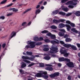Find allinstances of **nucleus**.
<instances>
[{
  "mask_svg": "<svg viewBox=\"0 0 80 80\" xmlns=\"http://www.w3.org/2000/svg\"><path fill=\"white\" fill-rule=\"evenodd\" d=\"M65 41L66 42H71L72 41V40L69 38H66Z\"/></svg>",
  "mask_w": 80,
  "mask_h": 80,
  "instance_id": "c85d7f7f",
  "label": "nucleus"
},
{
  "mask_svg": "<svg viewBox=\"0 0 80 80\" xmlns=\"http://www.w3.org/2000/svg\"><path fill=\"white\" fill-rule=\"evenodd\" d=\"M60 43H61V44H62V45H63L65 44V42H63V41H60Z\"/></svg>",
  "mask_w": 80,
  "mask_h": 80,
  "instance_id": "052dcab7",
  "label": "nucleus"
},
{
  "mask_svg": "<svg viewBox=\"0 0 80 80\" xmlns=\"http://www.w3.org/2000/svg\"><path fill=\"white\" fill-rule=\"evenodd\" d=\"M72 14V13H69L67 14H66V17H69V16H70V15H71Z\"/></svg>",
  "mask_w": 80,
  "mask_h": 80,
  "instance_id": "de8ad7c7",
  "label": "nucleus"
},
{
  "mask_svg": "<svg viewBox=\"0 0 80 80\" xmlns=\"http://www.w3.org/2000/svg\"><path fill=\"white\" fill-rule=\"evenodd\" d=\"M35 65V63H33V62H31V63L29 64L28 66V67H30L32 66H33V65Z\"/></svg>",
  "mask_w": 80,
  "mask_h": 80,
  "instance_id": "e433bc0d",
  "label": "nucleus"
},
{
  "mask_svg": "<svg viewBox=\"0 0 80 80\" xmlns=\"http://www.w3.org/2000/svg\"><path fill=\"white\" fill-rule=\"evenodd\" d=\"M27 43L28 44V45L26 46L25 48H33L35 47V42H31V41H28L27 42Z\"/></svg>",
  "mask_w": 80,
  "mask_h": 80,
  "instance_id": "f257e3e1",
  "label": "nucleus"
},
{
  "mask_svg": "<svg viewBox=\"0 0 80 80\" xmlns=\"http://www.w3.org/2000/svg\"><path fill=\"white\" fill-rule=\"evenodd\" d=\"M68 79L69 80H70L71 79V76H68Z\"/></svg>",
  "mask_w": 80,
  "mask_h": 80,
  "instance_id": "bf43d9fd",
  "label": "nucleus"
},
{
  "mask_svg": "<svg viewBox=\"0 0 80 80\" xmlns=\"http://www.w3.org/2000/svg\"><path fill=\"white\" fill-rule=\"evenodd\" d=\"M59 75H60V73L59 72H56L52 74L49 75V76L51 78H54V77H55L56 76H58Z\"/></svg>",
  "mask_w": 80,
  "mask_h": 80,
  "instance_id": "6e6552de",
  "label": "nucleus"
},
{
  "mask_svg": "<svg viewBox=\"0 0 80 80\" xmlns=\"http://www.w3.org/2000/svg\"><path fill=\"white\" fill-rule=\"evenodd\" d=\"M18 9H15V8H13V12H18Z\"/></svg>",
  "mask_w": 80,
  "mask_h": 80,
  "instance_id": "864d4df0",
  "label": "nucleus"
},
{
  "mask_svg": "<svg viewBox=\"0 0 80 80\" xmlns=\"http://www.w3.org/2000/svg\"><path fill=\"white\" fill-rule=\"evenodd\" d=\"M69 36L67 34H66L64 36V38H67V37H68Z\"/></svg>",
  "mask_w": 80,
  "mask_h": 80,
  "instance_id": "680f3d73",
  "label": "nucleus"
},
{
  "mask_svg": "<svg viewBox=\"0 0 80 80\" xmlns=\"http://www.w3.org/2000/svg\"><path fill=\"white\" fill-rule=\"evenodd\" d=\"M59 62H64V61H66L67 62H69L70 60L67 58H64L63 57H62L59 58Z\"/></svg>",
  "mask_w": 80,
  "mask_h": 80,
  "instance_id": "423d86ee",
  "label": "nucleus"
},
{
  "mask_svg": "<svg viewBox=\"0 0 80 80\" xmlns=\"http://www.w3.org/2000/svg\"><path fill=\"white\" fill-rule=\"evenodd\" d=\"M31 10H32L31 8L28 9L25 11L24 12H23V14H25V13H27V12H29Z\"/></svg>",
  "mask_w": 80,
  "mask_h": 80,
  "instance_id": "4be33fe9",
  "label": "nucleus"
},
{
  "mask_svg": "<svg viewBox=\"0 0 80 80\" xmlns=\"http://www.w3.org/2000/svg\"><path fill=\"white\" fill-rule=\"evenodd\" d=\"M50 53H56L58 52V48L55 46L54 45H52L50 48Z\"/></svg>",
  "mask_w": 80,
  "mask_h": 80,
  "instance_id": "f03ea898",
  "label": "nucleus"
},
{
  "mask_svg": "<svg viewBox=\"0 0 80 80\" xmlns=\"http://www.w3.org/2000/svg\"><path fill=\"white\" fill-rule=\"evenodd\" d=\"M22 58L24 60H31V61H33L34 60L32 58H30L28 56H22Z\"/></svg>",
  "mask_w": 80,
  "mask_h": 80,
  "instance_id": "0eeeda50",
  "label": "nucleus"
},
{
  "mask_svg": "<svg viewBox=\"0 0 80 80\" xmlns=\"http://www.w3.org/2000/svg\"><path fill=\"white\" fill-rule=\"evenodd\" d=\"M5 18V17L4 16H2L0 17V19L1 20H4Z\"/></svg>",
  "mask_w": 80,
  "mask_h": 80,
  "instance_id": "49530a36",
  "label": "nucleus"
},
{
  "mask_svg": "<svg viewBox=\"0 0 80 80\" xmlns=\"http://www.w3.org/2000/svg\"><path fill=\"white\" fill-rule=\"evenodd\" d=\"M51 58L49 56H46L44 58V59L46 60H50Z\"/></svg>",
  "mask_w": 80,
  "mask_h": 80,
  "instance_id": "a211bd4d",
  "label": "nucleus"
},
{
  "mask_svg": "<svg viewBox=\"0 0 80 80\" xmlns=\"http://www.w3.org/2000/svg\"><path fill=\"white\" fill-rule=\"evenodd\" d=\"M41 33H48V30H44L42 31Z\"/></svg>",
  "mask_w": 80,
  "mask_h": 80,
  "instance_id": "c9c22d12",
  "label": "nucleus"
},
{
  "mask_svg": "<svg viewBox=\"0 0 80 80\" xmlns=\"http://www.w3.org/2000/svg\"><path fill=\"white\" fill-rule=\"evenodd\" d=\"M40 53L38 54V55H35L34 56V58H35V57H39V55H40Z\"/></svg>",
  "mask_w": 80,
  "mask_h": 80,
  "instance_id": "5fc2aeb1",
  "label": "nucleus"
},
{
  "mask_svg": "<svg viewBox=\"0 0 80 80\" xmlns=\"http://www.w3.org/2000/svg\"><path fill=\"white\" fill-rule=\"evenodd\" d=\"M40 5H38L36 7V8H37V9H38V8H40Z\"/></svg>",
  "mask_w": 80,
  "mask_h": 80,
  "instance_id": "69168bd1",
  "label": "nucleus"
},
{
  "mask_svg": "<svg viewBox=\"0 0 80 80\" xmlns=\"http://www.w3.org/2000/svg\"><path fill=\"white\" fill-rule=\"evenodd\" d=\"M58 67H61L62 66V64H61L60 63H58Z\"/></svg>",
  "mask_w": 80,
  "mask_h": 80,
  "instance_id": "e2e57ef3",
  "label": "nucleus"
},
{
  "mask_svg": "<svg viewBox=\"0 0 80 80\" xmlns=\"http://www.w3.org/2000/svg\"><path fill=\"white\" fill-rule=\"evenodd\" d=\"M45 65L46 66H48V67H53V66H52V65H50V64H45Z\"/></svg>",
  "mask_w": 80,
  "mask_h": 80,
  "instance_id": "13d9d810",
  "label": "nucleus"
},
{
  "mask_svg": "<svg viewBox=\"0 0 80 80\" xmlns=\"http://www.w3.org/2000/svg\"><path fill=\"white\" fill-rule=\"evenodd\" d=\"M77 45L78 48H80V44L77 43Z\"/></svg>",
  "mask_w": 80,
  "mask_h": 80,
  "instance_id": "774afa93",
  "label": "nucleus"
},
{
  "mask_svg": "<svg viewBox=\"0 0 80 80\" xmlns=\"http://www.w3.org/2000/svg\"><path fill=\"white\" fill-rule=\"evenodd\" d=\"M43 40V38L42 37H40L38 38V41H41L42 40Z\"/></svg>",
  "mask_w": 80,
  "mask_h": 80,
  "instance_id": "603ef678",
  "label": "nucleus"
},
{
  "mask_svg": "<svg viewBox=\"0 0 80 80\" xmlns=\"http://www.w3.org/2000/svg\"><path fill=\"white\" fill-rule=\"evenodd\" d=\"M5 46H6V44H5V43H4L2 45V47L3 48H5Z\"/></svg>",
  "mask_w": 80,
  "mask_h": 80,
  "instance_id": "0e129e2a",
  "label": "nucleus"
},
{
  "mask_svg": "<svg viewBox=\"0 0 80 80\" xmlns=\"http://www.w3.org/2000/svg\"><path fill=\"white\" fill-rule=\"evenodd\" d=\"M75 15H76V16H78V17H80V11H77L75 13Z\"/></svg>",
  "mask_w": 80,
  "mask_h": 80,
  "instance_id": "a878e982",
  "label": "nucleus"
},
{
  "mask_svg": "<svg viewBox=\"0 0 80 80\" xmlns=\"http://www.w3.org/2000/svg\"><path fill=\"white\" fill-rule=\"evenodd\" d=\"M66 23H68V24H70L72 27H75V24L71 22L70 21H67L66 22Z\"/></svg>",
  "mask_w": 80,
  "mask_h": 80,
  "instance_id": "f8f14e48",
  "label": "nucleus"
},
{
  "mask_svg": "<svg viewBox=\"0 0 80 80\" xmlns=\"http://www.w3.org/2000/svg\"><path fill=\"white\" fill-rule=\"evenodd\" d=\"M71 30L72 32H75V33H78V34H79V33H80V32L78 31L77 30H76V29L75 28H72L71 29Z\"/></svg>",
  "mask_w": 80,
  "mask_h": 80,
  "instance_id": "ddd939ff",
  "label": "nucleus"
},
{
  "mask_svg": "<svg viewBox=\"0 0 80 80\" xmlns=\"http://www.w3.org/2000/svg\"><path fill=\"white\" fill-rule=\"evenodd\" d=\"M23 61L24 62L27 63H31V62L30 61L28 60H24Z\"/></svg>",
  "mask_w": 80,
  "mask_h": 80,
  "instance_id": "79ce46f5",
  "label": "nucleus"
},
{
  "mask_svg": "<svg viewBox=\"0 0 80 80\" xmlns=\"http://www.w3.org/2000/svg\"><path fill=\"white\" fill-rule=\"evenodd\" d=\"M68 0H62L61 3H65L67 2V1H68Z\"/></svg>",
  "mask_w": 80,
  "mask_h": 80,
  "instance_id": "8fccbe9b",
  "label": "nucleus"
},
{
  "mask_svg": "<svg viewBox=\"0 0 80 80\" xmlns=\"http://www.w3.org/2000/svg\"><path fill=\"white\" fill-rule=\"evenodd\" d=\"M47 72L41 71L40 73H38L36 74L37 77H43V75H47Z\"/></svg>",
  "mask_w": 80,
  "mask_h": 80,
  "instance_id": "39448f33",
  "label": "nucleus"
},
{
  "mask_svg": "<svg viewBox=\"0 0 80 80\" xmlns=\"http://www.w3.org/2000/svg\"><path fill=\"white\" fill-rule=\"evenodd\" d=\"M26 24H27V22H24L22 23V26H25V25H26Z\"/></svg>",
  "mask_w": 80,
  "mask_h": 80,
  "instance_id": "4d7b16f0",
  "label": "nucleus"
},
{
  "mask_svg": "<svg viewBox=\"0 0 80 80\" xmlns=\"http://www.w3.org/2000/svg\"><path fill=\"white\" fill-rule=\"evenodd\" d=\"M61 54H64L63 56L65 57H68V55H70V53H67V52L65 48H62L60 51Z\"/></svg>",
  "mask_w": 80,
  "mask_h": 80,
  "instance_id": "7ed1b4c3",
  "label": "nucleus"
},
{
  "mask_svg": "<svg viewBox=\"0 0 80 80\" xmlns=\"http://www.w3.org/2000/svg\"><path fill=\"white\" fill-rule=\"evenodd\" d=\"M67 65L68 66V67H70V68H73V67H74L73 63L72 62H70L68 63Z\"/></svg>",
  "mask_w": 80,
  "mask_h": 80,
  "instance_id": "1a4fd4ad",
  "label": "nucleus"
},
{
  "mask_svg": "<svg viewBox=\"0 0 80 80\" xmlns=\"http://www.w3.org/2000/svg\"><path fill=\"white\" fill-rule=\"evenodd\" d=\"M19 72H21V73H22V74H24L25 73H26V74H28V73L27 72H23V71L22 69H19Z\"/></svg>",
  "mask_w": 80,
  "mask_h": 80,
  "instance_id": "cd10ccee",
  "label": "nucleus"
},
{
  "mask_svg": "<svg viewBox=\"0 0 80 80\" xmlns=\"http://www.w3.org/2000/svg\"><path fill=\"white\" fill-rule=\"evenodd\" d=\"M65 25L63 23H60L58 26V27L59 28H63V27H65Z\"/></svg>",
  "mask_w": 80,
  "mask_h": 80,
  "instance_id": "4468645a",
  "label": "nucleus"
},
{
  "mask_svg": "<svg viewBox=\"0 0 80 80\" xmlns=\"http://www.w3.org/2000/svg\"><path fill=\"white\" fill-rule=\"evenodd\" d=\"M39 67H44V64L43 63H40L39 64Z\"/></svg>",
  "mask_w": 80,
  "mask_h": 80,
  "instance_id": "ea45409f",
  "label": "nucleus"
},
{
  "mask_svg": "<svg viewBox=\"0 0 80 80\" xmlns=\"http://www.w3.org/2000/svg\"><path fill=\"white\" fill-rule=\"evenodd\" d=\"M33 40H34V41H35V42H37V41H38V37H35L33 38Z\"/></svg>",
  "mask_w": 80,
  "mask_h": 80,
  "instance_id": "7c9ffc66",
  "label": "nucleus"
},
{
  "mask_svg": "<svg viewBox=\"0 0 80 80\" xmlns=\"http://www.w3.org/2000/svg\"><path fill=\"white\" fill-rule=\"evenodd\" d=\"M52 34L50 32H49L47 34V35L48 36V37H51V35H52Z\"/></svg>",
  "mask_w": 80,
  "mask_h": 80,
  "instance_id": "3c124183",
  "label": "nucleus"
},
{
  "mask_svg": "<svg viewBox=\"0 0 80 80\" xmlns=\"http://www.w3.org/2000/svg\"><path fill=\"white\" fill-rule=\"evenodd\" d=\"M16 33H16V32H12V34H11V35L9 36V40H10L11 38H13V37H15V36H16Z\"/></svg>",
  "mask_w": 80,
  "mask_h": 80,
  "instance_id": "9d476101",
  "label": "nucleus"
},
{
  "mask_svg": "<svg viewBox=\"0 0 80 80\" xmlns=\"http://www.w3.org/2000/svg\"><path fill=\"white\" fill-rule=\"evenodd\" d=\"M42 42H37L36 43V45L38 46V45H42Z\"/></svg>",
  "mask_w": 80,
  "mask_h": 80,
  "instance_id": "c03bdc74",
  "label": "nucleus"
},
{
  "mask_svg": "<svg viewBox=\"0 0 80 80\" xmlns=\"http://www.w3.org/2000/svg\"><path fill=\"white\" fill-rule=\"evenodd\" d=\"M62 9L65 12H68V8H63Z\"/></svg>",
  "mask_w": 80,
  "mask_h": 80,
  "instance_id": "58836bf2",
  "label": "nucleus"
},
{
  "mask_svg": "<svg viewBox=\"0 0 80 80\" xmlns=\"http://www.w3.org/2000/svg\"><path fill=\"white\" fill-rule=\"evenodd\" d=\"M13 15V12L9 13L8 14H7V16L8 17H9V16H11Z\"/></svg>",
  "mask_w": 80,
  "mask_h": 80,
  "instance_id": "09e8293b",
  "label": "nucleus"
},
{
  "mask_svg": "<svg viewBox=\"0 0 80 80\" xmlns=\"http://www.w3.org/2000/svg\"><path fill=\"white\" fill-rule=\"evenodd\" d=\"M59 14H60V15H65L66 14L65 12H60L59 13Z\"/></svg>",
  "mask_w": 80,
  "mask_h": 80,
  "instance_id": "4c0bfd02",
  "label": "nucleus"
},
{
  "mask_svg": "<svg viewBox=\"0 0 80 80\" xmlns=\"http://www.w3.org/2000/svg\"><path fill=\"white\" fill-rule=\"evenodd\" d=\"M26 67H27V64L25 63H24L21 65V68H25Z\"/></svg>",
  "mask_w": 80,
  "mask_h": 80,
  "instance_id": "393cba45",
  "label": "nucleus"
},
{
  "mask_svg": "<svg viewBox=\"0 0 80 80\" xmlns=\"http://www.w3.org/2000/svg\"><path fill=\"white\" fill-rule=\"evenodd\" d=\"M43 50L45 52H47V51L49 50V48H45L43 49Z\"/></svg>",
  "mask_w": 80,
  "mask_h": 80,
  "instance_id": "37998d69",
  "label": "nucleus"
},
{
  "mask_svg": "<svg viewBox=\"0 0 80 80\" xmlns=\"http://www.w3.org/2000/svg\"><path fill=\"white\" fill-rule=\"evenodd\" d=\"M40 12H41V11L39 9L36 10L35 12L36 15H37L38 14V13H39Z\"/></svg>",
  "mask_w": 80,
  "mask_h": 80,
  "instance_id": "f704fd0d",
  "label": "nucleus"
},
{
  "mask_svg": "<svg viewBox=\"0 0 80 80\" xmlns=\"http://www.w3.org/2000/svg\"><path fill=\"white\" fill-rule=\"evenodd\" d=\"M45 69L46 70H48V71H52L53 70V68L51 67H47L45 68Z\"/></svg>",
  "mask_w": 80,
  "mask_h": 80,
  "instance_id": "2eb2a0df",
  "label": "nucleus"
},
{
  "mask_svg": "<svg viewBox=\"0 0 80 80\" xmlns=\"http://www.w3.org/2000/svg\"><path fill=\"white\" fill-rule=\"evenodd\" d=\"M64 32H60L58 33V35L60 37H63L64 35Z\"/></svg>",
  "mask_w": 80,
  "mask_h": 80,
  "instance_id": "b1692460",
  "label": "nucleus"
},
{
  "mask_svg": "<svg viewBox=\"0 0 80 80\" xmlns=\"http://www.w3.org/2000/svg\"><path fill=\"white\" fill-rule=\"evenodd\" d=\"M7 0H4L3 1H2L1 3H0V5H1L2 4H4V3H5L7 2Z\"/></svg>",
  "mask_w": 80,
  "mask_h": 80,
  "instance_id": "a19ab883",
  "label": "nucleus"
},
{
  "mask_svg": "<svg viewBox=\"0 0 80 80\" xmlns=\"http://www.w3.org/2000/svg\"><path fill=\"white\" fill-rule=\"evenodd\" d=\"M59 30L60 32H64V33H65L66 31H65V30L63 29H60Z\"/></svg>",
  "mask_w": 80,
  "mask_h": 80,
  "instance_id": "a18cd8bd",
  "label": "nucleus"
},
{
  "mask_svg": "<svg viewBox=\"0 0 80 80\" xmlns=\"http://www.w3.org/2000/svg\"><path fill=\"white\" fill-rule=\"evenodd\" d=\"M26 53L27 55H32V52H29L27 51L26 52Z\"/></svg>",
  "mask_w": 80,
  "mask_h": 80,
  "instance_id": "473e14b6",
  "label": "nucleus"
},
{
  "mask_svg": "<svg viewBox=\"0 0 80 80\" xmlns=\"http://www.w3.org/2000/svg\"><path fill=\"white\" fill-rule=\"evenodd\" d=\"M65 27L67 28V29L68 31H70V29H71V26H70L68 25L67 24H66L65 25Z\"/></svg>",
  "mask_w": 80,
  "mask_h": 80,
  "instance_id": "dca6fc26",
  "label": "nucleus"
},
{
  "mask_svg": "<svg viewBox=\"0 0 80 80\" xmlns=\"http://www.w3.org/2000/svg\"><path fill=\"white\" fill-rule=\"evenodd\" d=\"M58 12V10H56L54 12H52V15H56V14H57V13Z\"/></svg>",
  "mask_w": 80,
  "mask_h": 80,
  "instance_id": "412c9836",
  "label": "nucleus"
},
{
  "mask_svg": "<svg viewBox=\"0 0 80 80\" xmlns=\"http://www.w3.org/2000/svg\"><path fill=\"white\" fill-rule=\"evenodd\" d=\"M64 47H65L66 48H69V47H70V46H71V44H64L63 45Z\"/></svg>",
  "mask_w": 80,
  "mask_h": 80,
  "instance_id": "6ab92c4d",
  "label": "nucleus"
},
{
  "mask_svg": "<svg viewBox=\"0 0 80 80\" xmlns=\"http://www.w3.org/2000/svg\"><path fill=\"white\" fill-rule=\"evenodd\" d=\"M56 41L55 40H52L50 42L52 44H58L60 43V41L59 40L56 39Z\"/></svg>",
  "mask_w": 80,
  "mask_h": 80,
  "instance_id": "9b49d317",
  "label": "nucleus"
},
{
  "mask_svg": "<svg viewBox=\"0 0 80 80\" xmlns=\"http://www.w3.org/2000/svg\"><path fill=\"white\" fill-rule=\"evenodd\" d=\"M51 38L52 40H54L56 38V36L55 35L52 34L51 36Z\"/></svg>",
  "mask_w": 80,
  "mask_h": 80,
  "instance_id": "5701e85b",
  "label": "nucleus"
},
{
  "mask_svg": "<svg viewBox=\"0 0 80 80\" xmlns=\"http://www.w3.org/2000/svg\"><path fill=\"white\" fill-rule=\"evenodd\" d=\"M65 22V20L64 19H60L58 20L53 19V23H56V24L59 23H60V22L64 23Z\"/></svg>",
  "mask_w": 80,
  "mask_h": 80,
  "instance_id": "20e7f679",
  "label": "nucleus"
},
{
  "mask_svg": "<svg viewBox=\"0 0 80 80\" xmlns=\"http://www.w3.org/2000/svg\"><path fill=\"white\" fill-rule=\"evenodd\" d=\"M70 47H71L72 49H73L74 50H77V48L76 46H74V45H71V46H70Z\"/></svg>",
  "mask_w": 80,
  "mask_h": 80,
  "instance_id": "aec40b11",
  "label": "nucleus"
},
{
  "mask_svg": "<svg viewBox=\"0 0 80 80\" xmlns=\"http://www.w3.org/2000/svg\"><path fill=\"white\" fill-rule=\"evenodd\" d=\"M12 5H13V3H11L10 4L8 5L7 7H11V6H12Z\"/></svg>",
  "mask_w": 80,
  "mask_h": 80,
  "instance_id": "6e6d98bb",
  "label": "nucleus"
},
{
  "mask_svg": "<svg viewBox=\"0 0 80 80\" xmlns=\"http://www.w3.org/2000/svg\"><path fill=\"white\" fill-rule=\"evenodd\" d=\"M42 77H43L44 79H47V78H48V75H43V74Z\"/></svg>",
  "mask_w": 80,
  "mask_h": 80,
  "instance_id": "2f4dec72",
  "label": "nucleus"
},
{
  "mask_svg": "<svg viewBox=\"0 0 80 80\" xmlns=\"http://www.w3.org/2000/svg\"><path fill=\"white\" fill-rule=\"evenodd\" d=\"M47 4V2L45 1L43 3V5H46Z\"/></svg>",
  "mask_w": 80,
  "mask_h": 80,
  "instance_id": "338daca9",
  "label": "nucleus"
},
{
  "mask_svg": "<svg viewBox=\"0 0 80 80\" xmlns=\"http://www.w3.org/2000/svg\"><path fill=\"white\" fill-rule=\"evenodd\" d=\"M68 7L69 8H74V6L72 4L69 5L68 6Z\"/></svg>",
  "mask_w": 80,
  "mask_h": 80,
  "instance_id": "72a5a7b5",
  "label": "nucleus"
},
{
  "mask_svg": "<svg viewBox=\"0 0 80 80\" xmlns=\"http://www.w3.org/2000/svg\"><path fill=\"white\" fill-rule=\"evenodd\" d=\"M44 41L46 43H49V42H50V40L48 39H44Z\"/></svg>",
  "mask_w": 80,
  "mask_h": 80,
  "instance_id": "c756f323",
  "label": "nucleus"
},
{
  "mask_svg": "<svg viewBox=\"0 0 80 80\" xmlns=\"http://www.w3.org/2000/svg\"><path fill=\"white\" fill-rule=\"evenodd\" d=\"M72 3H73V1H69L66 3L65 5H71Z\"/></svg>",
  "mask_w": 80,
  "mask_h": 80,
  "instance_id": "f3484780",
  "label": "nucleus"
},
{
  "mask_svg": "<svg viewBox=\"0 0 80 80\" xmlns=\"http://www.w3.org/2000/svg\"><path fill=\"white\" fill-rule=\"evenodd\" d=\"M50 28H51L52 29H55L57 28V27L55 25H52L51 26Z\"/></svg>",
  "mask_w": 80,
  "mask_h": 80,
  "instance_id": "bb28decb",
  "label": "nucleus"
}]
</instances>
